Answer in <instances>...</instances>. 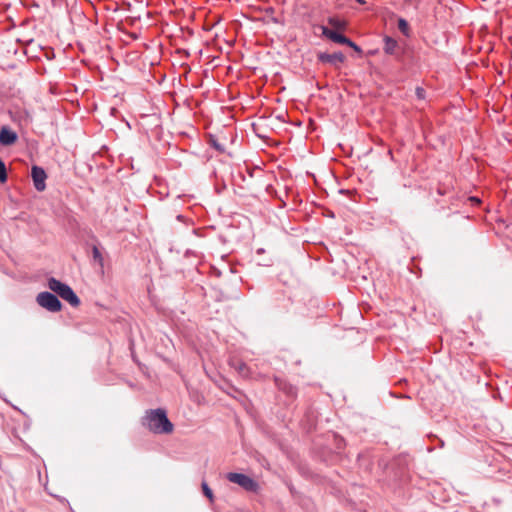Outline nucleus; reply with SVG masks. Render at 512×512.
<instances>
[{
	"mask_svg": "<svg viewBox=\"0 0 512 512\" xmlns=\"http://www.w3.org/2000/svg\"><path fill=\"white\" fill-rule=\"evenodd\" d=\"M7 169L4 161L0 159V183H5L7 181Z\"/></svg>",
	"mask_w": 512,
	"mask_h": 512,
	"instance_id": "obj_17",
	"label": "nucleus"
},
{
	"mask_svg": "<svg viewBox=\"0 0 512 512\" xmlns=\"http://www.w3.org/2000/svg\"><path fill=\"white\" fill-rule=\"evenodd\" d=\"M322 35L331 40L334 43L347 45L348 47H351L353 50H355L358 53H361V48L353 42L350 38L346 37L344 34L330 29L327 26H321Z\"/></svg>",
	"mask_w": 512,
	"mask_h": 512,
	"instance_id": "obj_3",
	"label": "nucleus"
},
{
	"mask_svg": "<svg viewBox=\"0 0 512 512\" xmlns=\"http://www.w3.org/2000/svg\"><path fill=\"white\" fill-rule=\"evenodd\" d=\"M237 483L247 491H256L258 489V482H237Z\"/></svg>",
	"mask_w": 512,
	"mask_h": 512,
	"instance_id": "obj_16",
	"label": "nucleus"
},
{
	"mask_svg": "<svg viewBox=\"0 0 512 512\" xmlns=\"http://www.w3.org/2000/svg\"><path fill=\"white\" fill-rule=\"evenodd\" d=\"M210 144L213 148H215L219 152H224L225 148L223 144H220L215 138H211Z\"/></svg>",
	"mask_w": 512,
	"mask_h": 512,
	"instance_id": "obj_19",
	"label": "nucleus"
},
{
	"mask_svg": "<svg viewBox=\"0 0 512 512\" xmlns=\"http://www.w3.org/2000/svg\"><path fill=\"white\" fill-rule=\"evenodd\" d=\"M318 60L321 63H327L333 66H337L344 62L345 56L342 52H335V53H319L318 54Z\"/></svg>",
	"mask_w": 512,
	"mask_h": 512,
	"instance_id": "obj_7",
	"label": "nucleus"
},
{
	"mask_svg": "<svg viewBox=\"0 0 512 512\" xmlns=\"http://www.w3.org/2000/svg\"><path fill=\"white\" fill-rule=\"evenodd\" d=\"M31 177L33 185L38 192H42L46 189L47 174L42 167L33 165L31 168Z\"/></svg>",
	"mask_w": 512,
	"mask_h": 512,
	"instance_id": "obj_5",
	"label": "nucleus"
},
{
	"mask_svg": "<svg viewBox=\"0 0 512 512\" xmlns=\"http://www.w3.org/2000/svg\"><path fill=\"white\" fill-rule=\"evenodd\" d=\"M92 256L93 260L99 264V266L103 269L104 267V258L102 256L101 251L99 250L97 245H93L92 247Z\"/></svg>",
	"mask_w": 512,
	"mask_h": 512,
	"instance_id": "obj_12",
	"label": "nucleus"
},
{
	"mask_svg": "<svg viewBox=\"0 0 512 512\" xmlns=\"http://www.w3.org/2000/svg\"><path fill=\"white\" fill-rule=\"evenodd\" d=\"M18 139L17 133L9 126H3L0 129V144L2 146L13 145Z\"/></svg>",
	"mask_w": 512,
	"mask_h": 512,
	"instance_id": "obj_8",
	"label": "nucleus"
},
{
	"mask_svg": "<svg viewBox=\"0 0 512 512\" xmlns=\"http://www.w3.org/2000/svg\"><path fill=\"white\" fill-rule=\"evenodd\" d=\"M265 252V249L264 248H258L256 250V254L260 255V254H263Z\"/></svg>",
	"mask_w": 512,
	"mask_h": 512,
	"instance_id": "obj_23",
	"label": "nucleus"
},
{
	"mask_svg": "<svg viewBox=\"0 0 512 512\" xmlns=\"http://www.w3.org/2000/svg\"><path fill=\"white\" fill-rule=\"evenodd\" d=\"M274 382L276 387L290 399H295L297 397V388L285 379L275 376Z\"/></svg>",
	"mask_w": 512,
	"mask_h": 512,
	"instance_id": "obj_6",
	"label": "nucleus"
},
{
	"mask_svg": "<svg viewBox=\"0 0 512 512\" xmlns=\"http://www.w3.org/2000/svg\"><path fill=\"white\" fill-rule=\"evenodd\" d=\"M406 461H407V458L406 456H398L397 458H395L390 466H391V469H394L396 466H400L402 464H406Z\"/></svg>",
	"mask_w": 512,
	"mask_h": 512,
	"instance_id": "obj_18",
	"label": "nucleus"
},
{
	"mask_svg": "<svg viewBox=\"0 0 512 512\" xmlns=\"http://www.w3.org/2000/svg\"><path fill=\"white\" fill-rule=\"evenodd\" d=\"M415 94L419 100H424L426 98V91L423 87L417 86L415 89Z\"/></svg>",
	"mask_w": 512,
	"mask_h": 512,
	"instance_id": "obj_20",
	"label": "nucleus"
},
{
	"mask_svg": "<svg viewBox=\"0 0 512 512\" xmlns=\"http://www.w3.org/2000/svg\"><path fill=\"white\" fill-rule=\"evenodd\" d=\"M437 193L440 196L448 195L449 199H452L455 196V193L453 191H450L448 186H444V185H439L438 186Z\"/></svg>",
	"mask_w": 512,
	"mask_h": 512,
	"instance_id": "obj_14",
	"label": "nucleus"
},
{
	"mask_svg": "<svg viewBox=\"0 0 512 512\" xmlns=\"http://www.w3.org/2000/svg\"><path fill=\"white\" fill-rule=\"evenodd\" d=\"M226 480H252V478L243 473L230 472L226 475Z\"/></svg>",
	"mask_w": 512,
	"mask_h": 512,
	"instance_id": "obj_13",
	"label": "nucleus"
},
{
	"mask_svg": "<svg viewBox=\"0 0 512 512\" xmlns=\"http://www.w3.org/2000/svg\"><path fill=\"white\" fill-rule=\"evenodd\" d=\"M469 200H470V201H472V202H474V203H477V204H479V203H480V199H479V198H477V197H475V196H471V197H469Z\"/></svg>",
	"mask_w": 512,
	"mask_h": 512,
	"instance_id": "obj_22",
	"label": "nucleus"
},
{
	"mask_svg": "<svg viewBox=\"0 0 512 512\" xmlns=\"http://www.w3.org/2000/svg\"><path fill=\"white\" fill-rule=\"evenodd\" d=\"M328 24L334 28L333 30H336L338 32L339 30H343L346 28V22L335 16L328 18Z\"/></svg>",
	"mask_w": 512,
	"mask_h": 512,
	"instance_id": "obj_11",
	"label": "nucleus"
},
{
	"mask_svg": "<svg viewBox=\"0 0 512 512\" xmlns=\"http://www.w3.org/2000/svg\"><path fill=\"white\" fill-rule=\"evenodd\" d=\"M48 287L55 295L67 301L72 307H78L80 305V298L68 284L54 277H50L48 279Z\"/></svg>",
	"mask_w": 512,
	"mask_h": 512,
	"instance_id": "obj_2",
	"label": "nucleus"
},
{
	"mask_svg": "<svg viewBox=\"0 0 512 512\" xmlns=\"http://www.w3.org/2000/svg\"><path fill=\"white\" fill-rule=\"evenodd\" d=\"M36 300L41 307L50 312H59L62 309V303L54 292H40Z\"/></svg>",
	"mask_w": 512,
	"mask_h": 512,
	"instance_id": "obj_4",
	"label": "nucleus"
},
{
	"mask_svg": "<svg viewBox=\"0 0 512 512\" xmlns=\"http://www.w3.org/2000/svg\"><path fill=\"white\" fill-rule=\"evenodd\" d=\"M202 489H203L204 495L212 501L213 500L212 490L209 488V486L205 482H203Z\"/></svg>",
	"mask_w": 512,
	"mask_h": 512,
	"instance_id": "obj_21",
	"label": "nucleus"
},
{
	"mask_svg": "<svg viewBox=\"0 0 512 512\" xmlns=\"http://www.w3.org/2000/svg\"><path fill=\"white\" fill-rule=\"evenodd\" d=\"M383 41H384V47H383L384 52L387 55H394L396 52V49L398 47V42L390 36H385Z\"/></svg>",
	"mask_w": 512,
	"mask_h": 512,
	"instance_id": "obj_10",
	"label": "nucleus"
},
{
	"mask_svg": "<svg viewBox=\"0 0 512 512\" xmlns=\"http://www.w3.org/2000/svg\"><path fill=\"white\" fill-rule=\"evenodd\" d=\"M398 29L403 33V35H409V24L404 18L398 19Z\"/></svg>",
	"mask_w": 512,
	"mask_h": 512,
	"instance_id": "obj_15",
	"label": "nucleus"
},
{
	"mask_svg": "<svg viewBox=\"0 0 512 512\" xmlns=\"http://www.w3.org/2000/svg\"><path fill=\"white\" fill-rule=\"evenodd\" d=\"M141 423L154 434H169L174 429L173 423L169 420L167 412L163 408L147 410Z\"/></svg>",
	"mask_w": 512,
	"mask_h": 512,
	"instance_id": "obj_1",
	"label": "nucleus"
},
{
	"mask_svg": "<svg viewBox=\"0 0 512 512\" xmlns=\"http://www.w3.org/2000/svg\"><path fill=\"white\" fill-rule=\"evenodd\" d=\"M231 366L239 373V375L243 378H250L251 377V370L247 366V364L243 361H233L231 363Z\"/></svg>",
	"mask_w": 512,
	"mask_h": 512,
	"instance_id": "obj_9",
	"label": "nucleus"
},
{
	"mask_svg": "<svg viewBox=\"0 0 512 512\" xmlns=\"http://www.w3.org/2000/svg\"><path fill=\"white\" fill-rule=\"evenodd\" d=\"M353 1H354V2H356V3H358V4H361V5H363V4H365V3H366V1H365V0H353Z\"/></svg>",
	"mask_w": 512,
	"mask_h": 512,
	"instance_id": "obj_24",
	"label": "nucleus"
}]
</instances>
